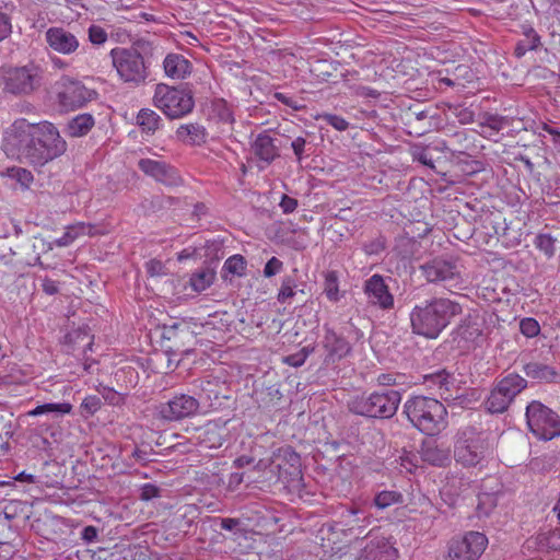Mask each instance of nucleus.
I'll return each mask as SVG.
<instances>
[{
  "label": "nucleus",
  "mask_w": 560,
  "mask_h": 560,
  "mask_svg": "<svg viewBox=\"0 0 560 560\" xmlns=\"http://www.w3.org/2000/svg\"><path fill=\"white\" fill-rule=\"evenodd\" d=\"M462 313L459 302L442 296L432 298L412 307L409 314L410 326L413 334L436 339Z\"/></svg>",
  "instance_id": "nucleus-2"
},
{
  "label": "nucleus",
  "mask_w": 560,
  "mask_h": 560,
  "mask_svg": "<svg viewBox=\"0 0 560 560\" xmlns=\"http://www.w3.org/2000/svg\"><path fill=\"white\" fill-rule=\"evenodd\" d=\"M253 151L261 162L270 164L277 156V148L273 144V139L265 133L257 137L253 143Z\"/></svg>",
  "instance_id": "nucleus-31"
},
{
  "label": "nucleus",
  "mask_w": 560,
  "mask_h": 560,
  "mask_svg": "<svg viewBox=\"0 0 560 560\" xmlns=\"http://www.w3.org/2000/svg\"><path fill=\"white\" fill-rule=\"evenodd\" d=\"M521 28L524 38L518 40L515 46L514 55L517 58H522L527 51L536 50L541 46L540 36L529 24H523Z\"/></svg>",
  "instance_id": "nucleus-29"
},
{
  "label": "nucleus",
  "mask_w": 560,
  "mask_h": 560,
  "mask_svg": "<svg viewBox=\"0 0 560 560\" xmlns=\"http://www.w3.org/2000/svg\"><path fill=\"white\" fill-rule=\"evenodd\" d=\"M529 431L539 440L550 441L560 435V416L539 400H532L525 410Z\"/></svg>",
  "instance_id": "nucleus-10"
},
{
  "label": "nucleus",
  "mask_w": 560,
  "mask_h": 560,
  "mask_svg": "<svg viewBox=\"0 0 560 560\" xmlns=\"http://www.w3.org/2000/svg\"><path fill=\"white\" fill-rule=\"evenodd\" d=\"M59 105L66 110L82 107L94 98L95 92L85 88L80 81L62 77L55 84Z\"/></svg>",
  "instance_id": "nucleus-14"
},
{
  "label": "nucleus",
  "mask_w": 560,
  "mask_h": 560,
  "mask_svg": "<svg viewBox=\"0 0 560 560\" xmlns=\"http://www.w3.org/2000/svg\"><path fill=\"white\" fill-rule=\"evenodd\" d=\"M214 272L210 269H201L191 275L189 283L195 292H202L211 285Z\"/></svg>",
  "instance_id": "nucleus-38"
},
{
  "label": "nucleus",
  "mask_w": 560,
  "mask_h": 560,
  "mask_svg": "<svg viewBox=\"0 0 560 560\" xmlns=\"http://www.w3.org/2000/svg\"><path fill=\"white\" fill-rule=\"evenodd\" d=\"M419 454L423 463L435 467H444L451 462L450 450L431 439L422 442Z\"/></svg>",
  "instance_id": "nucleus-24"
},
{
  "label": "nucleus",
  "mask_w": 560,
  "mask_h": 560,
  "mask_svg": "<svg viewBox=\"0 0 560 560\" xmlns=\"http://www.w3.org/2000/svg\"><path fill=\"white\" fill-rule=\"evenodd\" d=\"M273 517L270 511L258 502L247 503V532L261 534L267 529Z\"/></svg>",
  "instance_id": "nucleus-25"
},
{
  "label": "nucleus",
  "mask_w": 560,
  "mask_h": 560,
  "mask_svg": "<svg viewBox=\"0 0 560 560\" xmlns=\"http://www.w3.org/2000/svg\"><path fill=\"white\" fill-rule=\"evenodd\" d=\"M147 272L152 276H160L164 272V265L156 259H151L145 264Z\"/></svg>",
  "instance_id": "nucleus-60"
},
{
  "label": "nucleus",
  "mask_w": 560,
  "mask_h": 560,
  "mask_svg": "<svg viewBox=\"0 0 560 560\" xmlns=\"http://www.w3.org/2000/svg\"><path fill=\"white\" fill-rule=\"evenodd\" d=\"M252 459H247L249 467ZM303 475L301 470V457L291 447L279 450L275 457L260 458L256 465L247 468V488L249 483L261 485L255 488L270 487L272 482L281 481L288 487L298 489L301 487Z\"/></svg>",
  "instance_id": "nucleus-1"
},
{
  "label": "nucleus",
  "mask_w": 560,
  "mask_h": 560,
  "mask_svg": "<svg viewBox=\"0 0 560 560\" xmlns=\"http://www.w3.org/2000/svg\"><path fill=\"white\" fill-rule=\"evenodd\" d=\"M556 238H553L550 234L540 233L536 235L534 240V245L540 252H542L548 258H551L556 252Z\"/></svg>",
  "instance_id": "nucleus-42"
},
{
  "label": "nucleus",
  "mask_w": 560,
  "mask_h": 560,
  "mask_svg": "<svg viewBox=\"0 0 560 560\" xmlns=\"http://www.w3.org/2000/svg\"><path fill=\"white\" fill-rule=\"evenodd\" d=\"M402 500L404 497L400 492L395 490H383L375 494L373 502L377 509L384 510L390 505L401 503Z\"/></svg>",
  "instance_id": "nucleus-40"
},
{
  "label": "nucleus",
  "mask_w": 560,
  "mask_h": 560,
  "mask_svg": "<svg viewBox=\"0 0 560 560\" xmlns=\"http://www.w3.org/2000/svg\"><path fill=\"white\" fill-rule=\"evenodd\" d=\"M324 293L330 302H338L341 298L339 293L338 275L334 270L325 272Z\"/></svg>",
  "instance_id": "nucleus-39"
},
{
  "label": "nucleus",
  "mask_w": 560,
  "mask_h": 560,
  "mask_svg": "<svg viewBox=\"0 0 560 560\" xmlns=\"http://www.w3.org/2000/svg\"><path fill=\"white\" fill-rule=\"evenodd\" d=\"M102 406V400L96 395L86 396L80 406V412L83 417L88 418L93 416Z\"/></svg>",
  "instance_id": "nucleus-44"
},
{
  "label": "nucleus",
  "mask_w": 560,
  "mask_h": 560,
  "mask_svg": "<svg viewBox=\"0 0 560 560\" xmlns=\"http://www.w3.org/2000/svg\"><path fill=\"white\" fill-rule=\"evenodd\" d=\"M483 533L470 530L460 538H453L447 545L445 560H478L488 546Z\"/></svg>",
  "instance_id": "nucleus-13"
},
{
  "label": "nucleus",
  "mask_w": 560,
  "mask_h": 560,
  "mask_svg": "<svg viewBox=\"0 0 560 560\" xmlns=\"http://www.w3.org/2000/svg\"><path fill=\"white\" fill-rule=\"evenodd\" d=\"M199 407V399L186 394H179L168 401L161 404L158 407V413L164 420L177 421L197 415Z\"/></svg>",
  "instance_id": "nucleus-16"
},
{
  "label": "nucleus",
  "mask_w": 560,
  "mask_h": 560,
  "mask_svg": "<svg viewBox=\"0 0 560 560\" xmlns=\"http://www.w3.org/2000/svg\"><path fill=\"white\" fill-rule=\"evenodd\" d=\"M159 494V489L154 485H144L141 489V499L142 500H151Z\"/></svg>",
  "instance_id": "nucleus-63"
},
{
  "label": "nucleus",
  "mask_w": 560,
  "mask_h": 560,
  "mask_svg": "<svg viewBox=\"0 0 560 560\" xmlns=\"http://www.w3.org/2000/svg\"><path fill=\"white\" fill-rule=\"evenodd\" d=\"M536 540L541 549L560 551V528L541 532L537 535Z\"/></svg>",
  "instance_id": "nucleus-37"
},
{
  "label": "nucleus",
  "mask_w": 560,
  "mask_h": 560,
  "mask_svg": "<svg viewBox=\"0 0 560 560\" xmlns=\"http://www.w3.org/2000/svg\"><path fill=\"white\" fill-rule=\"evenodd\" d=\"M112 63L120 81L138 86L147 77L143 56L136 48L116 47L109 52Z\"/></svg>",
  "instance_id": "nucleus-9"
},
{
  "label": "nucleus",
  "mask_w": 560,
  "mask_h": 560,
  "mask_svg": "<svg viewBox=\"0 0 560 560\" xmlns=\"http://www.w3.org/2000/svg\"><path fill=\"white\" fill-rule=\"evenodd\" d=\"M215 107L218 109L219 117H220V119L222 121L230 122V124H232L234 121L233 116H232V112L228 107L225 102H223V101L218 102L215 104Z\"/></svg>",
  "instance_id": "nucleus-58"
},
{
  "label": "nucleus",
  "mask_w": 560,
  "mask_h": 560,
  "mask_svg": "<svg viewBox=\"0 0 560 560\" xmlns=\"http://www.w3.org/2000/svg\"><path fill=\"white\" fill-rule=\"evenodd\" d=\"M455 383V376L445 369L422 376V384L427 388L436 392L444 400L454 398Z\"/></svg>",
  "instance_id": "nucleus-21"
},
{
  "label": "nucleus",
  "mask_w": 560,
  "mask_h": 560,
  "mask_svg": "<svg viewBox=\"0 0 560 560\" xmlns=\"http://www.w3.org/2000/svg\"><path fill=\"white\" fill-rule=\"evenodd\" d=\"M401 401L399 390L385 388L369 395L353 397L348 402L349 410L358 416L376 419H389L398 409Z\"/></svg>",
  "instance_id": "nucleus-6"
},
{
  "label": "nucleus",
  "mask_w": 560,
  "mask_h": 560,
  "mask_svg": "<svg viewBox=\"0 0 560 560\" xmlns=\"http://www.w3.org/2000/svg\"><path fill=\"white\" fill-rule=\"evenodd\" d=\"M175 136L178 141L189 145L200 144L206 140L205 128L198 124L180 125Z\"/></svg>",
  "instance_id": "nucleus-30"
},
{
  "label": "nucleus",
  "mask_w": 560,
  "mask_h": 560,
  "mask_svg": "<svg viewBox=\"0 0 560 560\" xmlns=\"http://www.w3.org/2000/svg\"><path fill=\"white\" fill-rule=\"evenodd\" d=\"M305 147L306 140L302 137H298L292 141L291 148L294 152V155L296 156L298 162H301L304 159Z\"/></svg>",
  "instance_id": "nucleus-57"
},
{
  "label": "nucleus",
  "mask_w": 560,
  "mask_h": 560,
  "mask_svg": "<svg viewBox=\"0 0 560 560\" xmlns=\"http://www.w3.org/2000/svg\"><path fill=\"white\" fill-rule=\"evenodd\" d=\"M12 33V23L10 16L0 11V42L4 40Z\"/></svg>",
  "instance_id": "nucleus-56"
},
{
  "label": "nucleus",
  "mask_w": 560,
  "mask_h": 560,
  "mask_svg": "<svg viewBox=\"0 0 560 560\" xmlns=\"http://www.w3.org/2000/svg\"><path fill=\"white\" fill-rule=\"evenodd\" d=\"M153 104L170 119L183 118L195 107L194 96L189 90L164 83L155 86Z\"/></svg>",
  "instance_id": "nucleus-8"
},
{
  "label": "nucleus",
  "mask_w": 560,
  "mask_h": 560,
  "mask_svg": "<svg viewBox=\"0 0 560 560\" xmlns=\"http://www.w3.org/2000/svg\"><path fill=\"white\" fill-rule=\"evenodd\" d=\"M161 117L152 109L143 108L137 115V124L147 133L159 129Z\"/></svg>",
  "instance_id": "nucleus-35"
},
{
  "label": "nucleus",
  "mask_w": 560,
  "mask_h": 560,
  "mask_svg": "<svg viewBox=\"0 0 560 560\" xmlns=\"http://www.w3.org/2000/svg\"><path fill=\"white\" fill-rule=\"evenodd\" d=\"M523 372L527 377L538 383H553L559 377V373L553 366L538 361H530L524 364Z\"/></svg>",
  "instance_id": "nucleus-27"
},
{
  "label": "nucleus",
  "mask_w": 560,
  "mask_h": 560,
  "mask_svg": "<svg viewBox=\"0 0 560 560\" xmlns=\"http://www.w3.org/2000/svg\"><path fill=\"white\" fill-rule=\"evenodd\" d=\"M527 386L528 381L515 372L498 377L483 402L485 409L492 415L508 411Z\"/></svg>",
  "instance_id": "nucleus-7"
},
{
  "label": "nucleus",
  "mask_w": 560,
  "mask_h": 560,
  "mask_svg": "<svg viewBox=\"0 0 560 560\" xmlns=\"http://www.w3.org/2000/svg\"><path fill=\"white\" fill-rule=\"evenodd\" d=\"M72 411V405L69 402H59V404H44L39 405L36 408L30 410L27 415L30 417H37L46 413H54L57 416L69 415Z\"/></svg>",
  "instance_id": "nucleus-36"
},
{
  "label": "nucleus",
  "mask_w": 560,
  "mask_h": 560,
  "mask_svg": "<svg viewBox=\"0 0 560 560\" xmlns=\"http://www.w3.org/2000/svg\"><path fill=\"white\" fill-rule=\"evenodd\" d=\"M494 499L490 494H485L483 497L479 498L478 509L480 513L488 515L490 513V509L494 506Z\"/></svg>",
  "instance_id": "nucleus-59"
},
{
  "label": "nucleus",
  "mask_w": 560,
  "mask_h": 560,
  "mask_svg": "<svg viewBox=\"0 0 560 560\" xmlns=\"http://www.w3.org/2000/svg\"><path fill=\"white\" fill-rule=\"evenodd\" d=\"M221 398H230L224 384L206 381L201 386L200 399L209 402L210 406L221 405Z\"/></svg>",
  "instance_id": "nucleus-32"
},
{
  "label": "nucleus",
  "mask_w": 560,
  "mask_h": 560,
  "mask_svg": "<svg viewBox=\"0 0 560 560\" xmlns=\"http://www.w3.org/2000/svg\"><path fill=\"white\" fill-rule=\"evenodd\" d=\"M105 233H107V229L105 226L78 222L67 226L63 235L56 238L52 243L57 247H66L82 236H96Z\"/></svg>",
  "instance_id": "nucleus-23"
},
{
  "label": "nucleus",
  "mask_w": 560,
  "mask_h": 560,
  "mask_svg": "<svg viewBox=\"0 0 560 560\" xmlns=\"http://www.w3.org/2000/svg\"><path fill=\"white\" fill-rule=\"evenodd\" d=\"M397 557V549L385 537L371 538L360 553V560H396Z\"/></svg>",
  "instance_id": "nucleus-22"
},
{
  "label": "nucleus",
  "mask_w": 560,
  "mask_h": 560,
  "mask_svg": "<svg viewBox=\"0 0 560 560\" xmlns=\"http://www.w3.org/2000/svg\"><path fill=\"white\" fill-rule=\"evenodd\" d=\"M520 330L527 338H534L540 332L539 323L533 317H525L520 322Z\"/></svg>",
  "instance_id": "nucleus-46"
},
{
  "label": "nucleus",
  "mask_w": 560,
  "mask_h": 560,
  "mask_svg": "<svg viewBox=\"0 0 560 560\" xmlns=\"http://www.w3.org/2000/svg\"><path fill=\"white\" fill-rule=\"evenodd\" d=\"M494 455L491 434L476 427H466L455 443V460L464 467L483 466Z\"/></svg>",
  "instance_id": "nucleus-4"
},
{
  "label": "nucleus",
  "mask_w": 560,
  "mask_h": 560,
  "mask_svg": "<svg viewBox=\"0 0 560 560\" xmlns=\"http://www.w3.org/2000/svg\"><path fill=\"white\" fill-rule=\"evenodd\" d=\"M319 119L325 121L327 125L331 126L338 131H345L349 127V122L341 116L335 114H323L319 116Z\"/></svg>",
  "instance_id": "nucleus-50"
},
{
  "label": "nucleus",
  "mask_w": 560,
  "mask_h": 560,
  "mask_svg": "<svg viewBox=\"0 0 560 560\" xmlns=\"http://www.w3.org/2000/svg\"><path fill=\"white\" fill-rule=\"evenodd\" d=\"M89 39L94 45H102L107 40V33L98 25H91L89 27Z\"/></svg>",
  "instance_id": "nucleus-53"
},
{
  "label": "nucleus",
  "mask_w": 560,
  "mask_h": 560,
  "mask_svg": "<svg viewBox=\"0 0 560 560\" xmlns=\"http://www.w3.org/2000/svg\"><path fill=\"white\" fill-rule=\"evenodd\" d=\"M245 271V261L242 255H234L230 257L223 266L224 278L231 276H243Z\"/></svg>",
  "instance_id": "nucleus-43"
},
{
  "label": "nucleus",
  "mask_w": 560,
  "mask_h": 560,
  "mask_svg": "<svg viewBox=\"0 0 560 560\" xmlns=\"http://www.w3.org/2000/svg\"><path fill=\"white\" fill-rule=\"evenodd\" d=\"M295 279L291 276H285L278 292V302L281 304L290 303V300L295 295Z\"/></svg>",
  "instance_id": "nucleus-41"
},
{
  "label": "nucleus",
  "mask_w": 560,
  "mask_h": 560,
  "mask_svg": "<svg viewBox=\"0 0 560 560\" xmlns=\"http://www.w3.org/2000/svg\"><path fill=\"white\" fill-rule=\"evenodd\" d=\"M34 124L26 119L15 120L3 131L1 149L10 159L38 165Z\"/></svg>",
  "instance_id": "nucleus-5"
},
{
  "label": "nucleus",
  "mask_w": 560,
  "mask_h": 560,
  "mask_svg": "<svg viewBox=\"0 0 560 560\" xmlns=\"http://www.w3.org/2000/svg\"><path fill=\"white\" fill-rule=\"evenodd\" d=\"M453 341L462 350H470L482 339L481 325L470 318H465L452 332Z\"/></svg>",
  "instance_id": "nucleus-19"
},
{
  "label": "nucleus",
  "mask_w": 560,
  "mask_h": 560,
  "mask_svg": "<svg viewBox=\"0 0 560 560\" xmlns=\"http://www.w3.org/2000/svg\"><path fill=\"white\" fill-rule=\"evenodd\" d=\"M362 249L368 256L380 255L386 249V238L382 235H378L374 240L365 242L362 245Z\"/></svg>",
  "instance_id": "nucleus-45"
},
{
  "label": "nucleus",
  "mask_w": 560,
  "mask_h": 560,
  "mask_svg": "<svg viewBox=\"0 0 560 560\" xmlns=\"http://www.w3.org/2000/svg\"><path fill=\"white\" fill-rule=\"evenodd\" d=\"M412 158L415 161H417L430 168H434V162H433L432 155L427 148L413 149Z\"/></svg>",
  "instance_id": "nucleus-52"
},
{
  "label": "nucleus",
  "mask_w": 560,
  "mask_h": 560,
  "mask_svg": "<svg viewBox=\"0 0 560 560\" xmlns=\"http://www.w3.org/2000/svg\"><path fill=\"white\" fill-rule=\"evenodd\" d=\"M282 269L283 262L279 258L273 256L266 262L264 268V276L266 278H271L277 273L281 272Z\"/></svg>",
  "instance_id": "nucleus-55"
},
{
  "label": "nucleus",
  "mask_w": 560,
  "mask_h": 560,
  "mask_svg": "<svg viewBox=\"0 0 560 560\" xmlns=\"http://www.w3.org/2000/svg\"><path fill=\"white\" fill-rule=\"evenodd\" d=\"M324 330L323 345L330 355L343 358L350 353L351 346L342 336L338 335L328 325H324Z\"/></svg>",
  "instance_id": "nucleus-28"
},
{
  "label": "nucleus",
  "mask_w": 560,
  "mask_h": 560,
  "mask_svg": "<svg viewBox=\"0 0 560 560\" xmlns=\"http://www.w3.org/2000/svg\"><path fill=\"white\" fill-rule=\"evenodd\" d=\"M40 69L34 63L22 67L5 66L0 68V85L8 93L26 95L40 85Z\"/></svg>",
  "instance_id": "nucleus-11"
},
{
  "label": "nucleus",
  "mask_w": 560,
  "mask_h": 560,
  "mask_svg": "<svg viewBox=\"0 0 560 560\" xmlns=\"http://www.w3.org/2000/svg\"><path fill=\"white\" fill-rule=\"evenodd\" d=\"M279 206L283 213H292L298 208V200L295 198L283 195Z\"/></svg>",
  "instance_id": "nucleus-61"
},
{
  "label": "nucleus",
  "mask_w": 560,
  "mask_h": 560,
  "mask_svg": "<svg viewBox=\"0 0 560 560\" xmlns=\"http://www.w3.org/2000/svg\"><path fill=\"white\" fill-rule=\"evenodd\" d=\"M138 166L144 174L164 185L173 186L179 183V176L176 170L163 161L141 159L138 162Z\"/></svg>",
  "instance_id": "nucleus-18"
},
{
  "label": "nucleus",
  "mask_w": 560,
  "mask_h": 560,
  "mask_svg": "<svg viewBox=\"0 0 560 560\" xmlns=\"http://www.w3.org/2000/svg\"><path fill=\"white\" fill-rule=\"evenodd\" d=\"M94 117L90 114H80L68 124V133L71 137L85 136L94 126Z\"/></svg>",
  "instance_id": "nucleus-33"
},
{
  "label": "nucleus",
  "mask_w": 560,
  "mask_h": 560,
  "mask_svg": "<svg viewBox=\"0 0 560 560\" xmlns=\"http://www.w3.org/2000/svg\"><path fill=\"white\" fill-rule=\"evenodd\" d=\"M417 463H418V457L416 454H413L411 452H405L399 457V465L407 472H413V470L418 467Z\"/></svg>",
  "instance_id": "nucleus-54"
},
{
  "label": "nucleus",
  "mask_w": 560,
  "mask_h": 560,
  "mask_svg": "<svg viewBox=\"0 0 560 560\" xmlns=\"http://www.w3.org/2000/svg\"><path fill=\"white\" fill-rule=\"evenodd\" d=\"M481 125L499 132L509 125V119L504 116L489 114Z\"/></svg>",
  "instance_id": "nucleus-49"
},
{
  "label": "nucleus",
  "mask_w": 560,
  "mask_h": 560,
  "mask_svg": "<svg viewBox=\"0 0 560 560\" xmlns=\"http://www.w3.org/2000/svg\"><path fill=\"white\" fill-rule=\"evenodd\" d=\"M275 97L282 104L294 110H300L305 107V105L303 104V100L290 96L285 93L277 92L275 94Z\"/></svg>",
  "instance_id": "nucleus-51"
},
{
  "label": "nucleus",
  "mask_w": 560,
  "mask_h": 560,
  "mask_svg": "<svg viewBox=\"0 0 560 560\" xmlns=\"http://www.w3.org/2000/svg\"><path fill=\"white\" fill-rule=\"evenodd\" d=\"M1 176L14 180L23 190L28 189L34 182L32 172L19 166L5 168L3 172H1Z\"/></svg>",
  "instance_id": "nucleus-34"
},
{
  "label": "nucleus",
  "mask_w": 560,
  "mask_h": 560,
  "mask_svg": "<svg viewBox=\"0 0 560 560\" xmlns=\"http://www.w3.org/2000/svg\"><path fill=\"white\" fill-rule=\"evenodd\" d=\"M313 349L310 347H303L295 353L287 355L283 361L290 366L299 368L304 364L307 357L312 353Z\"/></svg>",
  "instance_id": "nucleus-47"
},
{
  "label": "nucleus",
  "mask_w": 560,
  "mask_h": 560,
  "mask_svg": "<svg viewBox=\"0 0 560 560\" xmlns=\"http://www.w3.org/2000/svg\"><path fill=\"white\" fill-rule=\"evenodd\" d=\"M224 68L235 78H243L245 69L238 62H225Z\"/></svg>",
  "instance_id": "nucleus-62"
},
{
  "label": "nucleus",
  "mask_w": 560,
  "mask_h": 560,
  "mask_svg": "<svg viewBox=\"0 0 560 560\" xmlns=\"http://www.w3.org/2000/svg\"><path fill=\"white\" fill-rule=\"evenodd\" d=\"M451 110L462 125L471 124L475 120V112L469 107L456 105L451 107Z\"/></svg>",
  "instance_id": "nucleus-48"
},
{
  "label": "nucleus",
  "mask_w": 560,
  "mask_h": 560,
  "mask_svg": "<svg viewBox=\"0 0 560 560\" xmlns=\"http://www.w3.org/2000/svg\"><path fill=\"white\" fill-rule=\"evenodd\" d=\"M420 270L430 283H444L446 288L460 283V271L453 259L436 257L421 265Z\"/></svg>",
  "instance_id": "nucleus-15"
},
{
  "label": "nucleus",
  "mask_w": 560,
  "mask_h": 560,
  "mask_svg": "<svg viewBox=\"0 0 560 560\" xmlns=\"http://www.w3.org/2000/svg\"><path fill=\"white\" fill-rule=\"evenodd\" d=\"M404 413L420 432L439 434L447 425V410L436 398L413 396L404 405Z\"/></svg>",
  "instance_id": "nucleus-3"
},
{
  "label": "nucleus",
  "mask_w": 560,
  "mask_h": 560,
  "mask_svg": "<svg viewBox=\"0 0 560 560\" xmlns=\"http://www.w3.org/2000/svg\"><path fill=\"white\" fill-rule=\"evenodd\" d=\"M42 288L44 290V292H46L47 294H55L58 292V284L56 281L51 280V279H44L43 280V283H42Z\"/></svg>",
  "instance_id": "nucleus-64"
},
{
  "label": "nucleus",
  "mask_w": 560,
  "mask_h": 560,
  "mask_svg": "<svg viewBox=\"0 0 560 560\" xmlns=\"http://www.w3.org/2000/svg\"><path fill=\"white\" fill-rule=\"evenodd\" d=\"M363 292L368 303L383 311H389L394 307V295L390 293L385 279L381 275H373L364 281Z\"/></svg>",
  "instance_id": "nucleus-17"
},
{
  "label": "nucleus",
  "mask_w": 560,
  "mask_h": 560,
  "mask_svg": "<svg viewBox=\"0 0 560 560\" xmlns=\"http://www.w3.org/2000/svg\"><path fill=\"white\" fill-rule=\"evenodd\" d=\"M34 129L38 165L60 156L66 151V141L60 137L58 129L51 122L34 124Z\"/></svg>",
  "instance_id": "nucleus-12"
},
{
  "label": "nucleus",
  "mask_w": 560,
  "mask_h": 560,
  "mask_svg": "<svg viewBox=\"0 0 560 560\" xmlns=\"http://www.w3.org/2000/svg\"><path fill=\"white\" fill-rule=\"evenodd\" d=\"M45 39L48 46L62 55H71L79 48V40L69 31L63 27H49L45 33Z\"/></svg>",
  "instance_id": "nucleus-20"
},
{
  "label": "nucleus",
  "mask_w": 560,
  "mask_h": 560,
  "mask_svg": "<svg viewBox=\"0 0 560 560\" xmlns=\"http://www.w3.org/2000/svg\"><path fill=\"white\" fill-rule=\"evenodd\" d=\"M166 77L173 80H184L192 71L191 62L180 54H168L163 60Z\"/></svg>",
  "instance_id": "nucleus-26"
}]
</instances>
